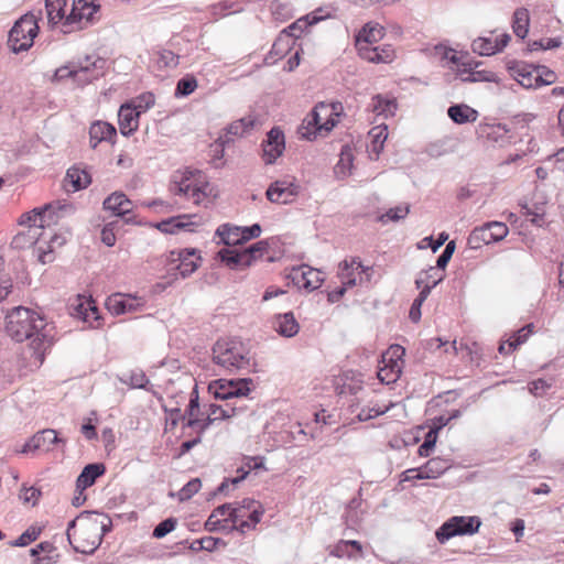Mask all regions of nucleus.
Returning <instances> with one entry per match:
<instances>
[{
	"label": "nucleus",
	"mask_w": 564,
	"mask_h": 564,
	"mask_svg": "<svg viewBox=\"0 0 564 564\" xmlns=\"http://www.w3.org/2000/svg\"><path fill=\"white\" fill-rule=\"evenodd\" d=\"M139 304L137 299L130 295L116 293L106 300V307L112 315H121L137 311Z\"/></svg>",
	"instance_id": "obj_20"
},
{
	"label": "nucleus",
	"mask_w": 564,
	"mask_h": 564,
	"mask_svg": "<svg viewBox=\"0 0 564 564\" xmlns=\"http://www.w3.org/2000/svg\"><path fill=\"white\" fill-rule=\"evenodd\" d=\"M189 218L191 216L188 215L171 217L159 223L156 228L164 234H176L177 231L186 229L193 225V223L188 221Z\"/></svg>",
	"instance_id": "obj_29"
},
{
	"label": "nucleus",
	"mask_w": 564,
	"mask_h": 564,
	"mask_svg": "<svg viewBox=\"0 0 564 564\" xmlns=\"http://www.w3.org/2000/svg\"><path fill=\"white\" fill-rule=\"evenodd\" d=\"M42 529L36 525L29 527L18 539L9 542L10 546L24 547L37 540Z\"/></svg>",
	"instance_id": "obj_42"
},
{
	"label": "nucleus",
	"mask_w": 564,
	"mask_h": 564,
	"mask_svg": "<svg viewBox=\"0 0 564 564\" xmlns=\"http://www.w3.org/2000/svg\"><path fill=\"white\" fill-rule=\"evenodd\" d=\"M66 0H45L47 20L51 24L65 21Z\"/></svg>",
	"instance_id": "obj_32"
},
{
	"label": "nucleus",
	"mask_w": 564,
	"mask_h": 564,
	"mask_svg": "<svg viewBox=\"0 0 564 564\" xmlns=\"http://www.w3.org/2000/svg\"><path fill=\"white\" fill-rule=\"evenodd\" d=\"M269 250V243L265 240L257 241L250 247L243 249L246 256H250V264L258 258H261Z\"/></svg>",
	"instance_id": "obj_54"
},
{
	"label": "nucleus",
	"mask_w": 564,
	"mask_h": 564,
	"mask_svg": "<svg viewBox=\"0 0 564 564\" xmlns=\"http://www.w3.org/2000/svg\"><path fill=\"white\" fill-rule=\"evenodd\" d=\"M442 281H443V276L441 275L432 284H425L423 286V289L420 291L417 297L413 301V303L411 305V308H410V312H409V317L411 318L412 322L416 323V322L420 321L422 304L424 303V301L430 295L432 289L435 288Z\"/></svg>",
	"instance_id": "obj_27"
},
{
	"label": "nucleus",
	"mask_w": 564,
	"mask_h": 564,
	"mask_svg": "<svg viewBox=\"0 0 564 564\" xmlns=\"http://www.w3.org/2000/svg\"><path fill=\"white\" fill-rule=\"evenodd\" d=\"M291 275L294 283L303 286L308 291L318 289L324 281L322 271L311 268L306 264L294 268Z\"/></svg>",
	"instance_id": "obj_13"
},
{
	"label": "nucleus",
	"mask_w": 564,
	"mask_h": 564,
	"mask_svg": "<svg viewBox=\"0 0 564 564\" xmlns=\"http://www.w3.org/2000/svg\"><path fill=\"white\" fill-rule=\"evenodd\" d=\"M106 467L102 463H93L84 467L76 480V489L85 490L93 486L98 477L104 475Z\"/></svg>",
	"instance_id": "obj_22"
},
{
	"label": "nucleus",
	"mask_w": 564,
	"mask_h": 564,
	"mask_svg": "<svg viewBox=\"0 0 564 564\" xmlns=\"http://www.w3.org/2000/svg\"><path fill=\"white\" fill-rule=\"evenodd\" d=\"M172 261H178L176 269L183 279L189 276L199 267L200 257L196 256L195 249H183L171 252Z\"/></svg>",
	"instance_id": "obj_16"
},
{
	"label": "nucleus",
	"mask_w": 564,
	"mask_h": 564,
	"mask_svg": "<svg viewBox=\"0 0 564 564\" xmlns=\"http://www.w3.org/2000/svg\"><path fill=\"white\" fill-rule=\"evenodd\" d=\"M448 117L457 124L475 122L478 118L477 110L465 104L453 105L447 109Z\"/></svg>",
	"instance_id": "obj_26"
},
{
	"label": "nucleus",
	"mask_w": 564,
	"mask_h": 564,
	"mask_svg": "<svg viewBox=\"0 0 564 564\" xmlns=\"http://www.w3.org/2000/svg\"><path fill=\"white\" fill-rule=\"evenodd\" d=\"M359 56L367 62L379 64L392 62L395 54L391 45L384 44L370 48H361Z\"/></svg>",
	"instance_id": "obj_21"
},
{
	"label": "nucleus",
	"mask_w": 564,
	"mask_h": 564,
	"mask_svg": "<svg viewBox=\"0 0 564 564\" xmlns=\"http://www.w3.org/2000/svg\"><path fill=\"white\" fill-rule=\"evenodd\" d=\"M105 210H109L117 217L124 218L132 213L133 203L122 192H113L102 203Z\"/></svg>",
	"instance_id": "obj_17"
},
{
	"label": "nucleus",
	"mask_w": 564,
	"mask_h": 564,
	"mask_svg": "<svg viewBox=\"0 0 564 564\" xmlns=\"http://www.w3.org/2000/svg\"><path fill=\"white\" fill-rule=\"evenodd\" d=\"M41 497V490L35 487H26L25 485L22 486L19 498L24 503H31L32 506H35L39 501V498Z\"/></svg>",
	"instance_id": "obj_61"
},
{
	"label": "nucleus",
	"mask_w": 564,
	"mask_h": 564,
	"mask_svg": "<svg viewBox=\"0 0 564 564\" xmlns=\"http://www.w3.org/2000/svg\"><path fill=\"white\" fill-rule=\"evenodd\" d=\"M264 513V509L251 510V513L247 519H240L237 523H232L229 531H239L240 533H245L247 530H252L256 525L261 521V518Z\"/></svg>",
	"instance_id": "obj_36"
},
{
	"label": "nucleus",
	"mask_w": 564,
	"mask_h": 564,
	"mask_svg": "<svg viewBox=\"0 0 564 564\" xmlns=\"http://www.w3.org/2000/svg\"><path fill=\"white\" fill-rule=\"evenodd\" d=\"M155 102V97L151 93H145L139 96L135 100L130 104L141 115L150 109Z\"/></svg>",
	"instance_id": "obj_56"
},
{
	"label": "nucleus",
	"mask_w": 564,
	"mask_h": 564,
	"mask_svg": "<svg viewBox=\"0 0 564 564\" xmlns=\"http://www.w3.org/2000/svg\"><path fill=\"white\" fill-rule=\"evenodd\" d=\"M440 271L441 269H437V267H430L427 270L420 272L415 280L416 288L422 290L425 284H432L441 275L444 278V274Z\"/></svg>",
	"instance_id": "obj_47"
},
{
	"label": "nucleus",
	"mask_w": 564,
	"mask_h": 564,
	"mask_svg": "<svg viewBox=\"0 0 564 564\" xmlns=\"http://www.w3.org/2000/svg\"><path fill=\"white\" fill-rule=\"evenodd\" d=\"M216 234L220 237L221 242L226 246L242 245L241 227L225 224L218 227Z\"/></svg>",
	"instance_id": "obj_30"
},
{
	"label": "nucleus",
	"mask_w": 564,
	"mask_h": 564,
	"mask_svg": "<svg viewBox=\"0 0 564 564\" xmlns=\"http://www.w3.org/2000/svg\"><path fill=\"white\" fill-rule=\"evenodd\" d=\"M100 6L87 0H73L70 12L66 15L63 22V33H70L75 30L74 25H79L83 20L89 22L93 20L94 14L99 10Z\"/></svg>",
	"instance_id": "obj_9"
},
{
	"label": "nucleus",
	"mask_w": 564,
	"mask_h": 564,
	"mask_svg": "<svg viewBox=\"0 0 564 564\" xmlns=\"http://www.w3.org/2000/svg\"><path fill=\"white\" fill-rule=\"evenodd\" d=\"M197 87V80L194 76L187 75L182 77L176 85L175 95L176 96H188L191 95Z\"/></svg>",
	"instance_id": "obj_50"
},
{
	"label": "nucleus",
	"mask_w": 564,
	"mask_h": 564,
	"mask_svg": "<svg viewBox=\"0 0 564 564\" xmlns=\"http://www.w3.org/2000/svg\"><path fill=\"white\" fill-rule=\"evenodd\" d=\"M246 466L248 468L247 470H245L243 467L238 469V471H241L242 474H241V476L231 479L232 485H236V484L240 482L241 480H243L250 470L264 468L263 458L262 457H250V458H248Z\"/></svg>",
	"instance_id": "obj_51"
},
{
	"label": "nucleus",
	"mask_w": 564,
	"mask_h": 564,
	"mask_svg": "<svg viewBox=\"0 0 564 564\" xmlns=\"http://www.w3.org/2000/svg\"><path fill=\"white\" fill-rule=\"evenodd\" d=\"M284 149V133L280 128L273 127L268 132L267 139L262 142V159L264 163H275L276 159L283 154Z\"/></svg>",
	"instance_id": "obj_10"
},
{
	"label": "nucleus",
	"mask_w": 564,
	"mask_h": 564,
	"mask_svg": "<svg viewBox=\"0 0 564 564\" xmlns=\"http://www.w3.org/2000/svg\"><path fill=\"white\" fill-rule=\"evenodd\" d=\"M177 524V520L173 517L167 518L163 521H161L153 530L152 535L155 539H162L165 535H167L170 532H172Z\"/></svg>",
	"instance_id": "obj_53"
},
{
	"label": "nucleus",
	"mask_w": 564,
	"mask_h": 564,
	"mask_svg": "<svg viewBox=\"0 0 564 564\" xmlns=\"http://www.w3.org/2000/svg\"><path fill=\"white\" fill-rule=\"evenodd\" d=\"M508 69L514 79L524 88L540 87L536 78L535 65L525 62L512 61L508 63Z\"/></svg>",
	"instance_id": "obj_12"
},
{
	"label": "nucleus",
	"mask_w": 564,
	"mask_h": 564,
	"mask_svg": "<svg viewBox=\"0 0 564 564\" xmlns=\"http://www.w3.org/2000/svg\"><path fill=\"white\" fill-rule=\"evenodd\" d=\"M423 474L426 479L436 478L448 469L446 460L442 458H432L427 460L423 466Z\"/></svg>",
	"instance_id": "obj_39"
},
{
	"label": "nucleus",
	"mask_w": 564,
	"mask_h": 564,
	"mask_svg": "<svg viewBox=\"0 0 564 564\" xmlns=\"http://www.w3.org/2000/svg\"><path fill=\"white\" fill-rule=\"evenodd\" d=\"M184 413L187 417V422H186L185 426L196 427V425L198 423L197 416H199L200 414L202 415L204 414V412H200V409H199V397H198L197 386H195L193 388V391H192L191 398H189V403Z\"/></svg>",
	"instance_id": "obj_34"
},
{
	"label": "nucleus",
	"mask_w": 564,
	"mask_h": 564,
	"mask_svg": "<svg viewBox=\"0 0 564 564\" xmlns=\"http://www.w3.org/2000/svg\"><path fill=\"white\" fill-rule=\"evenodd\" d=\"M120 381L132 389H144L150 391V381L145 373L140 369L132 370L128 376L120 377Z\"/></svg>",
	"instance_id": "obj_37"
},
{
	"label": "nucleus",
	"mask_w": 564,
	"mask_h": 564,
	"mask_svg": "<svg viewBox=\"0 0 564 564\" xmlns=\"http://www.w3.org/2000/svg\"><path fill=\"white\" fill-rule=\"evenodd\" d=\"M258 509H263L260 502L251 498H245L240 502H237L235 506L232 505V509L229 512V518L224 521L237 523L240 519L248 518V516L251 513V510Z\"/></svg>",
	"instance_id": "obj_25"
},
{
	"label": "nucleus",
	"mask_w": 564,
	"mask_h": 564,
	"mask_svg": "<svg viewBox=\"0 0 564 564\" xmlns=\"http://www.w3.org/2000/svg\"><path fill=\"white\" fill-rule=\"evenodd\" d=\"M209 411H212V414H217V411H220V416H217L218 420H228L234 416H237L235 412V408H231V403L226 401L224 405L218 404H209Z\"/></svg>",
	"instance_id": "obj_62"
},
{
	"label": "nucleus",
	"mask_w": 564,
	"mask_h": 564,
	"mask_svg": "<svg viewBox=\"0 0 564 564\" xmlns=\"http://www.w3.org/2000/svg\"><path fill=\"white\" fill-rule=\"evenodd\" d=\"M202 487V482L199 478H194L189 480L180 491L178 499L181 501H185L191 499Z\"/></svg>",
	"instance_id": "obj_58"
},
{
	"label": "nucleus",
	"mask_w": 564,
	"mask_h": 564,
	"mask_svg": "<svg viewBox=\"0 0 564 564\" xmlns=\"http://www.w3.org/2000/svg\"><path fill=\"white\" fill-rule=\"evenodd\" d=\"M66 180L70 182L74 192L86 188L91 182L90 175L76 166L67 170Z\"/></svg>",
	"instance_id": "obj_35"
},
{
	"label": "nucleus",
	"mask_w": 564,
	"mask_h": 564,
	"mask_svg": "<svg viewBox=\"0 0 564 564\" xmlns=\"http://www.w3.org/2000/svg\"><path fill=\"white\" fill-rule=\"evenodd\" d=\"M318 19L314 17L313 23L317 22ZM312 24V22H307L306 19H299L297 21L293 22L291 25H289L283 32L286 33L289 36L297 39L300 37L304 30Z\"/></svg>",
	"instance_id": "obj_55"
},
{
	"label": "nucleus",
	"mask_w": 564,
	"mask_h": 564,
	"mask_svg": "<svg viewBox=\"0 0 564 564\" xmlns=\"http://www.w3.org/2000/svg\"><path fill=\"white\" fill-rule=\"evenodd\" d=\"M530 17L525 8H518L513 13V33L523 40L529 32Z\"/></svg>",
	"instance_id": "obj_31"
},
{
	"label": "nucleus",
	"mask_w": 564,
	"mask_h": 564,
	"mask_svg": "<svg viewBox=\"0 0 564 564\" xmlns=\"http://www.w3.org/2000/svg\"><path fill=\"white\" fill-rule=\"evenodd\" d=\"M496 80H497L496 74L490 70H471V72H469V76L464 78V82H467V83H478V82L494 83Z\"/></svg>",
	"instance_id": "obj_59"
},
{
	"label": "nucleus",
	"mask_w": 564,
	"mask_h": 564,
	"mask_svg": "<svg viewBox=\"0 0 564 564\" xmlns=\"http://www.w3.org/2000/svg\"><path fill=\"white\" fill-rule=\"evenodd\" d=\"M45 323L36 312L18 306L6 316V332L18 343L31 339V345L39 350L46 335L43 333Z\"/></svg>",
	"instance_id": "obj_1"
},
{
	"label": "nucleus",
	"mask_w": 564,
	"mask_h": 564,
	"mask_svg": "<svg viewBox=\"0 0 564 564\" xmlns=\"http://www.w3.org/2000/svg\"><path fill=\"white\" fill-rule=\"evenodd\" d=\"M140 113L130 104H124L118 112L119 129L122 135H131L139 127Z\"/></svg>",
	"instance_id": "obj_19"
},
{
	"label": "nucleus",
	"mask_w": 564,
	"mask_h": 564,
	"mask_svg": "<svg viewBox=\"0 0 564 564\" xmlns=\"http://www.w3.org/2000/svg\"><path fill=\"white\" fill-rule=\"evenodd\" d=\"M410 213V205H399L393 208H390L384 214L378 217V220L382 224H387L388 221H399L404 219Z\"/></svg>",
	"instance_id": "obj_44"
},
{
	"label": "nucleus",
	"mask_w": 564,
	"mask_h": 564,
	"mask_svg": "<svg viewBox=\"0 0 564 564\" xmlns=\"http://www.w3.org/2000/svg\"><path fill=\"white\" fill-rule=\"evenodd\" d=\"M338 110H341L340 102H318L313 110L304 119L303 127L306 131L302 132L303 138L313 140L316 138V133L324 130L329 132L336 126V120L333 118L334 115H338Z\"/></svg>",
	"instance_id": "obj_3"
},
{
	"label": "nucleus",
	"mask_w": 564,
	"mask_h": 564,
	"mask_svg": "<svg viewBox=\"0 0 564 564\" xmlns=\"http://www.w3.org/2000/svg\"><path fill=\"white\" fill-rule=\"evenodd\" d=\"M39 25L34 15L25 14L10 30L8 44L14 53L26 51L32 46Z\"/></svg>",
	"instance_id": "obj_4"
},
{
	"label": "nucleus",
	"mask_w": 564,
	"mask_h": 564,
	"mask_svg": "<svg viewBox=\"0 0 564 564\" xmlns=\"http://www.w3.org/2000/svg\"><path fill=\"white\" fill-rule=\"evenodd\" d=\"M76 520H77V519L72 520V521L68 523V525H67V539H68V541H69L70 545L73 546V549H74L76 552H78V553H83V554H91V553H94V552H95V550L98 547V545H99V543H100L101 538H100V535L96 534V535H95V539H94L90 543H88L87 545L79 546V545H77V544H74V543L72 542V539H70V530H72L73 528H75V525H76Z\"/></svg>",
	"instance_id": "obj_45"
},
{
	"label": "nucleus",
	"mask_w": 564,
	"mask_h": 564,
	"mask_svg": "<svg viewBox=\"0 0 564 564\" xmlns=\"http://www.w3.org/2000/svg\"><path fill=\"white\" fill-rule=\"evenodd\" d=\"M405 354V349L400 345H392L389 347L386 354L382 356V361L386 364V367H389L391 377H383V372L386 368H381L379 371V377L381 381H387V383L393 382L401 373L403 360L402 357Z\"/></svg>",
	"instance_id": "obj_11"
},
{
	"label": "nucleus",
	"mask_w": 564,
	"mask_h": 564,
	"mask_svg": "<svg viewBox=\"0 0 564 564\" xmlns=\"http://www.w3.org/2000/svg\"><path fill=\"white\" fill-rule=\"evenodd\" d=\"M196 175H200V172L197 170L194 171L187 169L183 172H176L173 175L174 194L185 195L195 204H199L203 197H205V193L203 192L202 186L194 182Z\"/></svg>",
	"instance_id": "obj_8"
},
{
	"label": "nucleus",
	"mask_w": 564,
	"mask_h": 564,
	"mask_svg": "<svg viewBox=\"0 0 564 564\" xmlns=\"http://www.w3.org/2000/svg\"><path fill=\"white\" fill-rule=\"evenodd\" d=\"M455 241L453 240L445 246L443 252L438 256L436 260L437 269L444 270L446 268L455 251Z\"/></svg>",
	"instance_id": "obj_64"
},
{
	"label": "nucleus",
	"mask_w": 564,
	"mask_h": 564,
	"mask_svg": "<svg viewBox=\"0 0 564 564\" xmlns=\"http://www.w3.org/2000/svg\"><path fill=\"white\" fill-rule=\"evenodd\" d=\"M533 324H528L508 340L509 351L516 350L520 345L527 341L530 334H532Z\"/></svg>",
	"instance_id": "obj_49"
},
{
	"label": "nucleus",
	"mask_w": 564,
	"mask_h": 564,
	"mask_svg": "<svg viewBox=\"0 0 564 564\" xmlns=\"http://www.w3.org/2000/svg\"><path fill=\"white\" fill-rule=\"evenodd\" d=\"M252 383L251 378L217 379L208 384V392L217 400H240L249 395Z\"/></svg>",
	"instance_id": "obj_5"
},
{
	"label": "nucleus",
	"mask_w": 564,
	"mask_h": 564,
	"mask_svg": "<svg viewBox=\"0 0 564 564\" xmlns=\"http://www.w3.org/2000/svg\"><path fill=\"white\" fill-rule=\"evenodd\" d=\"M276 188H281V189H285V191H290L291 188H293V194H300V191H301V186L297 183H295L294 181H289V180L275 181L272 184H270V186L268 187V189L265 192L267 198L270 202H278L279 198L275 197Z\"/></svg>",
	"instance_id": "obj_40"
},
{
	"label": "nucleus",
	"mask_w": 564,
	"mask_h": 564,
	"mask_svg": "<svg viewBox=\"0 0 564 564\" xmlns=\"http://www.w3.org/2000/svg\"><path fill=\"white\" fill-rule=\"evenodd\" d=\"M50 226V221L41 218V224L30 225L26 230L17 234L12 239V247L24 249L37 243L43 236V229Z\"/></svg>",
	"instance_id": "obj_15"
},
{
	"label": "nucleus",
	"mask_w": 564,
	"mask_h": 564,
	"mask_svg": "<svg viewBox=\"0 0 564 564\" xmlns=\"http://www.w3.org/2000/svg\"><path fill=\"white\" fill-rule=\"evenodd\" d=\"M117 137L116 128L106 121H96L89 128L90 148L96 149L101 142L115 143Z\"/></svg>",
	"instance_id": "obj_18"
},
{
	"label": "nucleus",
	"mask_w": 564,
	"mask_h": 564,
	"mask_svg": "<svg viewBox=\"0 0 564 564\" xmlns=\"http://www.w3.org/2000/svg\"><path fill=\"white\" fill-rule=\"evenodd\" d=\"M53 551H55V546L53 545V543L44 541L37 544L35 547H32L30 550V555L34 557V564H50L51 557L48 555L41 557L40 553H51Z\"/></svg>",
	"instance_id": "obj_46"
},
{
	"label": "nucleus",
	"mask_w": 564,
	"mask_h": 564,
	"mask_svg": "<svg viewBox=\"0 0 564 564\" xmlns=\"http://www.w3.org/2000/svg\"><path fill=\"white\" fill-rule=\"evenodd\" d=\"M369 108L376 115L388 118L394 116L397 111V101L394 99H387L381 95H377L371 99Z\"/></svg>",
	"instance_id": "obj_28"
},
{
	"label": "nucleus",
	"mask_w": 564,
	"mask_h": 564,
	"mask_svg": "<svg viewBox=\"0 0 564 564\" xmlns=\"http://www.w3.org/2000/svg\"><path fill=\"white\" fill-rule=\"evenodd\" d=\"M299 323L292 312L279 315L276 330L284 337H293L299 333Z\"/></svg>",
	"instance_id": "obj_33"
},
{
	"label": "nucleus",
	"mask_w": 564,
	"mask_h": 564,
	"mask_svg": "<svg viewBox=\"0 0 564 564\" xmlns=\"http://www.w3.org/2000/svg\"><path fill=\"white\" fill-rule=\"evenodd\" d=\"M436 440H437L436 431L430 430L425 435L424 442L419 446V449H417L419 455L422 457L430 456L431 452L435 447Z\"/></svg>",
	"instance_id": "obj_57"
},
{
	"label": "nucleus",
	"mask_w": 564,
	"mask_h": 564,
	"mask_svg": "<svg viewBox=\"0 0 564 564\" xmlns=\"http://www.w3.org/2000/svg\"><path fill=\"white\" fill-rule=\"evenodd\" d=\"M384 28L377 22H368L356 35V48L358 54L361 48H370L375 43L383 39Z\"/></svg>",
	"instance_id": "obj_14"
},
{
	"label": "nucleus",
	"mask_w": 564,
	"mask_h": 564,
	"mask_svg": "<svg viewBox=\"0 0 564 564\" xmlns=\"http://www.w3.org/2000/svg\"><path fill=\"white\" fill-rule=\"evenodd\" d=\"M539 86L551 85L556 80V74L544 65H535Z\"/></svg>",
	"instance_id": "obj_52"
},
{
	"label": "nucleus",
	"mask_w": 564,
	"mask_h": 564,
	"mask_svg": "<svg viewBox=\"0 0 564 564\" xmlns=\"http://www.w3.org/2000/svg\"><path fill=\"white\" fill-rule=\"evenodd\" d=\"M471 50L480 56H491L497 53V45L491 37L479 36L473 41Z\"/></svg>",
	"instance_id": "obj_38"
},
{
	"label": "nucleus",
	"mask_w": 564,
	"mask_h": 564,
	"mask_svg": "<svg viewBox=\"0 0 564 564\" xmlns=\"http://www.w3.org/2000/svg\"><path fill=\"white\" fill-rule=\"evenodd\" d=\"M35 436H41V448L45 451L51 449V445H65L66 440L62 438L57 435V432L52 429H44L34 434Z\"/></svg>",
	"instance_id": "obj_41"
},
{
	"label": "nucleus",
	"mask_w": 564,
	"mask_h": 564,
	"mask_svg": "<svg viewBox=\"0 0 564 564\" xmlns=\"http://www.w3.org/2000/svg\"><path fill=\"white\" fill-rule=\"evenodd\" d=\"M53 205L47 204L40 208H34L29 213H24L21 215L19 219V225L21 226H30V225H39L41 224V218L50 221H54L53 219Z\"/></svg>",
	"instance_id": "obj_24"
},
{
	"label": "nucleus",
	"mask_w": 564,
	"mask_h": 564,
	"mask_svg": "<svg viewBox=\"0 0 564 564\" xmlns=\"http://www.w3.org/2000/svg\"><path fill=\"white\" fill-rule=\"evenodd\" d=\"M561 41L557 37L554 39H545V40H535L528 44V50L530 52L538 50H552L560 47Z\"/></svg>",
	"instance_id": "obj_60"
},
{
	"label": "nucleus",
	"mask_w": 564,
	"mask_h": 564,
	"mask_svg": "<svg viewBox=\"0 0 564 564\" xmlns=\"http://www.w3.org/2000/svg\"><path fill=\"white\" fill-rule=\"evenodd\" d=\"M481 521L478 517L455 516L445 521L436 531V539L445 543L455 535L474 534L478 532Z\"/></svg>",
	"instance_id": "obj_6"
},
{
	"label": "nucleus",
	"mask_w": 564,
	"mask_h": 564,
	"mask_svg": "<svg viewBox=\"0 0 564 564\" xmlns=\"http://www.w3.org/2000/svg\"><path fill=\"white\" fill-rule=\"evenodd\" d=\"M339 278L343 282V285L351 288L357 284V280L352 273L354 265L351 263V260L348 261L347 259H345L344 261H341L339 263Z\"/></svg>",
	"instance_id": "obj_48"
},
{
	"label": "nucleus",
	"mask_w": 564,
	"mask_h": 564,
	"mask_svg": "<svg viewBox=\"0 0 564 564\" xmlns=\"http://www.w3.org/2000/svg\"><path fill=\"white\" fill-rule=\"evenodd\" d=\"M97 63L104 64V61L96 59L90 62L89 57H87L85 63H79L77 66L67 65L57 68L54 76L58 80L74 78L78 84L85 85L99 78L102 74L100 70L101 66H98Z\"/></svg>",
	"instance_id": "obj_7"
},
{
	"label": "nucleus",
	"mask_w": 564,
	"mask_h": 564,
	"mask_svg": "<svg viewBox=\"0 0 564 564\" xmlns=\"http://www.w3.org/2000/svg\"><path fill=\"white\" fill-rule=\"evenodd\" d=\"M221 262L226 263L229 268H246L250 265V256H246L245 251L237 249L223 248L217 253Z\"/></svg>",
	"instance_id": "obj_23"
},
{
	"label": "nucleus",
	"mask_w": 564,
	"mask_h": 564,
	"mask_svg": "<svg viewBox=\"0 0 564 564\" xmlns=\"http://www.w3.org/2000/svg\"><path fill=\"white\" fill-rule=\"evenodd\" d=\"M213 360L230 372L252 366L250 349L239 338L217 340L213 346Z\"/></svg>",
	"instance_id": "obj_2"
},
{
	"label": "nucleus",
	"mask_w": 564,
	"mask_h": 564,
	"mask_svg": "<svg viewBox=\"0 0 564 564\" xmlns=\"http://www.w3.org/2000/svg\"><path fill=\"white\" fill-rule=\"evenodd\" d=\"M158 63L164 67L175 68L180 63V56L169 50L159 53Z\"/></svg>",
	"instance_id": "obj_63"
},
{
	"label": "nucleus",
	"mask_w": 564,
	"mask_h": 564,
	"mask_svg": "<svg viewBox=\"0 0 564 564\" xmlns=\"http://www.w3.org/2000/svg\"><path fill=\"white\" fill-rule=\"evenodd\" d=\"M387 130H388L387 126H378V127L372 128L369 131V135L372 139L371 140V150H372V152H376L377 155L382 151L383 143L388 138Z\"/></svg>",
	"instance_id": "obj_43"
}]
</instances>
